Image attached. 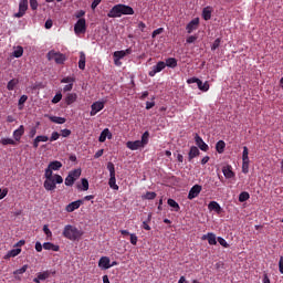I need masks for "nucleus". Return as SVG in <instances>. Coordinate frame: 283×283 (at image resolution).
Instances as JSON below:
<instances>
[{
  "instance_id": "79ce46f5",
  "label": "nucleus",
  "mask_w": 283,
  "mask_h": 283,
  "mask_svg": "<svg viewBox=\"0 0 283 283\" xmlns=\"http://www.w3.org/2000/svg\"><path fill=\"white\" fill-rule=\"evenodd\" d=\"M78 189H82V191H87L90 189V181H87L86 178L82 179V188L78 186Z\"/></svg>"
},
{
  "instance_id": "e433bc0d",
  "label": "nucleus",
  "mask_w": 283,
  "mask_h": 283,
  "mask_svg": "<svg viewBox=\"0 0 283 283\" xmlns=\"http://www.w3.org/2000/svg\"><path fill=\"white\" fill-rule=\"evenodd\" d=\"M249 198H251V196L249 195V192L243 191L239 195V202H247V200H249Z\"/></svg>"
},
{
  "instance_id": "412c9836",
  "label": "nucleus",
  "mask_w": 283,
  "mask_h": 283,
  "mask_svg": "<svg viewBox=\"0 0 283 283\" xmlns=\"http://www.w3.org/2000/svg\"><path fill=\"white\" fill-rule=\"evenodd\" d=\"M48 118L49 120H51V123H55L56 125H63L67 120L64 117L51 116V115H49Z\"/></svg>"
},
{
  "instance_id": "6e6d98bb",
  "label": "nucleus",
  "mask_w": 283,
  "mask_h": 283,
  "mask_svg": "<svg viewBox=\"0 0 283 283\" xmlns=\"http://www.w3.org/2000/svg\"><path fill=\"white\" fill-rule=\"evenodd\" d=\"M74 81H76V78H74L72 76H66V77L61 80V83L74 84Z\"/></svg>"
},
{
  "instance_id": "4468645a",
  "label": "nucleus",
  "mask_w": 283,
  "mask_h": 283,
  "mask_svg": "<svg viewBox=\"0 0 283 283\" xmlns=\"http://www.w3.org/2000/svg\"><path fill=\"white\" fill-rule=\"evenodd\" d=\"M201 240H208V243L213 247L216 244H218V241L216 239V234H213V232H209L207 234H203Z\"/></svg>"
},
{
  "instance_id": "2f4dec72",
  "label": "nucleus",
  "mask_w": 283,
  "mask_h": 283,
  "mask_svg": "<svg viewBox=\"0 0 283 283\" xmlns=\"http://www.w3.org/2000/svg\"><path fill=\"white\" fill-rule=\"evenodd\" d=\"M17 85H19V80L12 78L8 82L7 90H9V92H12L17 87Z\"/></svg>"
},
{
  "instance_id": "c85d7f7f",
  "label": "nucleus",
  "mask_w": 283,
  "mask_h": 283,
  "mask_svg": "<svg viewBox=\"0 0 283 283\" xmlns=\"http://www.w3.org/2000/svg\"><path fill=\"white\" fill-rule=\"evenodd\" d=\"M197 85H198V88L201 91V92H209V82L206 81L205 83L201 82V80H199L197 82Z\"/></svg>"
},
{
  "instance_id": "338daca9",
  "label": "nucleus",
  "mask_w": 283,
  "mask_h": 283,
  "mask_svg": "<svg viewBox=\"0 0 283 283\" xmlns=\"http://www.w3.org/2000/svg\"><path fill=\"white\" fill-rule=\"evenodd\" d=\"M6 196H8V188L1 190L0 188V200H3V198H6Z\"/></svg>"
},
{
  "instance_id": "cd10ccee",
  "label": "nucleus",
  "mask_w": 283,
  "mask_h": 283,
  "mask_svg": "<svg viewBox=\"0 0 283 283\" xmlns=\"http://www.w3.org/2000/svg\"><path fill=\"white\" fill-rule=\"evenodd\" d=\"M166 67H178V60L175 57H168L165 62Z\"/></svg>"
},
{
  "instance_id": "7c9ffc66",
  "label": "nucleus",
  "mask_w": 283,
  "mask_h": 283,
  "mask_svg": "<svg viewBox=\"0 0 283 283\" xmlns=\"http://www.w3.org/2000/svg\"><path fill=\"white\" fill-rule=\"evenodd\" d=\"M85 63H86V56H85V52H80V61H78V67L81 70H85Z\"/></svg>"
},
{
  "instance_id": "9b49d317",
  "label": "nucleus",
  "mask_w": 283,
  "mask_h": 283,
  "mask_svg": "<svg viewBox=\"0 0 283 283\" xmlns=\"http://www.w3.org/2000/svg\"><path fill=\"white\" fill-rule=\"evenodd\" d=\"M28 10V0H21L19 3V12L15 13L17 19H21Z\"/></svg>"
},
{
  "instance_id": "ddd939ff",
  "label": "nucleus",
  "mask_w": 283,
  "mask_h": 283,
  "mask_svg": "<svg viewBox=\"0 0 283 283\" xmlns=\"http://www.w3.org/2000/svg\"><path fill=\"white\" fill-rule=\"evenodd\" d=\"M126 147H127V149H130L132 151H136L138 149H143V147H145V146H143L140 140H135V142H127Z\"/></svg>"
},
{
  "instance_id": "6ab92c4d",
  "label": "nucleus",
  "mask_w": 283,
  "mask_h": 283,
  "mask_svg": "<svg viewBox=\"0 0 283 283\" xmlns=\"http://www.w3.org/2000/svg\"><path fill=\"white\" fill-rule=\"evenodd\" d=\"M197 156H200V149H198V147H196V146H192V147L190 148L189 154H188V160H189V163H191V159H192V158H197Z\"/></svg>"
},
{
  "instance_id": "f03ea898",
  "label": "nucleus",
  "mask_w": 283,
  "mask_h": 283,
  "mask_svg": "<svg viewBox=\"0 0 283 283\" xmlns=\"http://www.w3.org/2000/svg\"><path fill=\"white\" fill-rule=\"evenodd\" d=\"M83 230L72 224H66L62 232L63 238H66V240H71V242H78V240L83 238Z\"/></svg>"
},
{
  "instance_id": "2eb2a0df",
  "label": "nucleus",
  "mask_w": 283,
  "mask_h": 283,
  "mask_svg": "<svg viewBox=\"0 0 283 283\" xmlns=\"http://www.w3.org/2000/svg\"><path fill=\"white\" fill-rule=\"evenodd\" d=\"M99 269H112V264H109V258L108 256H102L98 261Z\"/></svg>"
},
{
  "instance_id": "6e6552de",
  "label": "nucleus",
  "mask_w": 283,
  "mask_h": 283,
  "mask_svg": "<svg viewBox=\"0 0 283 283\" xmlns=\"http://www.w3.org/2000/svg\"><path fill=\"white\" fill-rule=\"evenodd\" d=\"M200 191H202V186L195 185L188 193V200H193V198H198L200 196Z\"/></svg>"
},
{
  "instance_id": "a18cd8bd",
  "label": "nucleus",
  "mask_w": 283,
  "mask_h": 283,
  "mask_svg": "<svg viewBox=\"0 0 283 283\" xmlns=\"http://www.w3.org/2000/svg\"><path fill=\"white\" fill-rule=\"evenodd\" d=\"M53 170L48 166L44 172L45 180L54 178Z\"/></svg>"
},
{
  "instance_id": "69168bd1",
  "label": "nucleus",
  "mask_w": 283,
  "mask_h": 283,
  "mask_svg": "<svg viewBox=\"0 0 283 283\" xmlns=\"http://www.w3.org/2000/svg\"><path fill=\"white\" fill-rule=\"evenodd\" d=\"M101 1L103 0H93L91 8L92 10H96V8H98V4L101 3Z\"/></svg>"
},
{
  "instance_id": "f8f14e48",
  "label": "nucleus",
  "mask_w": 283,
  "mask_h": 283,
  "mask_svg": "<svg viewBox=\"0 0 283 283\" xmlns=\"http://www.w3.org/2000/svg\"><path fill=\"white\" fill-rule=\"evenodd\" d=\"M81 205H83V200L73 201L66 206L65 211H67V213H72L76 211V209H80Z\"/></svg>"
},
{
  "instance_id": "bf43d9fd",
  "label": "nucleus",
  "mask_w": 283,
  "mask_h": 283,
  "mask_svg": "<svg viewBox=\"0 0 283 283\" xmlns=\"http://www.w3.org/2000/svg\"><path fill=\"white\" fill-rule=\"evenodd\" d=\"M163 32H165V29L164 28H159V29L153 31L151 38L156 39V36H158V34H163Z\"/></svg>"
},
{
  "instance_id": "c9c22d12",
  "label": "nucleus",
  "mask_w": 283,
  "mask_h": 283,
  "mask_svg": "<svg viewBox=\"0 0 283 283\" xmlns=\"http://www.w3.org/2000/svg\"><path fill=\"white\" fill-rule=\"evenodd\" d=\"M168 206L174 209V211H180V205L176 202L174 199H168Z\"/></svg>"
},
{
  "instance_id": "39448f33",
  "label": "nucleus",
  "mask_w": 283,
  "mask_h": 283,
  "mask_svg": "<svg viewBox=\"0 0 283 283\" xmlns=\"http://www.w3.org/2000/svg\"><path fill=\"white\" fill-rule=\"evenodd\" d=\"M86 31H87V23L85 21V18L78 19L74 25L75 34H85Z\"/></svg>"
},
{
  "instance_id": "58836bf2",
  "label": "nucleus",
  "mask_w": 283,
  "mask_h": 283,
  "mask_svg": "<svg viewBox=\"0 0 283 283\" xmlns=\"http://www.w3.org/2000/svg\"><path fill=\"white\" fill-rule=\"evenodd\" d=\"M69 176H71V178H73L75 181L78 180V178H81V169L71 171Z\"/></svg>"
},
{
  "instance_id": "dca6fc26",
  "label": "nucleus",
  "mask_w": 283,
  "mask_h": 283,
  "mask_svg": "<svg viewBox=\"0 0 283 283\" xmlns=\"http://www.w3.org/2000/svg\"><path fill=\"white\" fill-rule=\"evenodd\" d=\"M209 211H216V213H222V207L217 201H210L208 205Z\"/></svg>"
},
{
  "instance_id": "052dcab7",
  "label": "nucleus",
  "mask_w": 283,
  "mask_h": 283,
  "mask_svg": "<svg viewBox=\"0 0 283 283\" xmlns=\"http://www.w3.org/2000/svg\"><path fill=\"white\" fill-rule=\"evenodd\" d=\"M61 135L63 138H67L69 136L72 135V130L67 129V128H64L61 130Z\"/></svg>"
},
{
  "instance_id": "a878e982",
  "label": "nucleus",
  "mask_w": 283,
  "mask_h": 283,
  "mask_svg": "<svg viewBox=\"0 0 283 283\" xmlns=\"http://www.w3.org/2000/svg\"><path fill=\"white\" fill-rule=\"evenodd\" d=\"M211 12H212L211 7L203 8L202 18H203L205 21L211 20Z\"/></svg>"
},
{
  "instance_id": "72a5a7b5",
  "label": "nucleus",
  "mask_w": 283,
  "mask_h": 283,
  "mask_svg": "<svg viewBox=\"0 0 283 283\" xmlns=\"http://www.w3.org/2000/svg\"><path fill=\"white\" fill-rule=\"evenodd\" d=\"M139 143L146 147V145H149V133L148 130H146L143 135H142V140H139Z\"/></svg>"
},
{
  "instance_id": "c03bdc74",
  "label": "nucleus",
  "mask_w": 283,
  "mask_h": 283,
  "mask_svg": "<svg viewBox=\"0 0 283 283\" xmlns=\"http://www.w3.org/2000/svg\"><path fill=\"white\" fill-rule=\"evenodd\" d=\"M0 143L1 145H17V142L12 138H2Z\"/></svg>"
},
{
  "instance_id": "f257e3e1",
  "label": "nucleus",
  "mask_w": 283,
  "mask_h": 283,
  "mask_svg": "<svg viewBox=\"0 0 283 283\" xmlns=\"http://www.w3.org/2000/svg\"><path fill=\"white\" fill-rule=\"evenodd\" d=\"M134 14V8L126 4H115L107 13L108 19H118L122 15Z\"/></svg>"
},
{
  "instance_id": "f704fd0d",
  "label": "nucleus",
  "mask_w": 283,
  "mask_h": 283,
  "mask_svg": "<svg viewBox=\"0 0 283 283\" xmlns=\"http://www.w3.org/2000/svg\"><path fill=\"white\" fill-rule=\"evenodd\" d=\"M156 192L154 191H147L145 195L142 196L143 200H155Z\"/></svg>"
},
{
  "instance_id": "4d7b16f0",
  "label": "nucleus",
  "mask_w": 283,
  "mask_h": 283,
  "mask_svg": "<svg viewBox=\"0 0 283 283\" xmlns=\"http://www.w3.org/2000/svg\"><path fill=\"white\" fill-rule=\"evenodd\" d=\"M242 160H249V148L247 146L243 147Z\"/></svg>"
},
{
  "instance_id": "09e8293b",
  "label": "nucleus",
  "mask_w": 283,
  "mask_h": 283,
  "mask_svg": "<svg viewBox=\"0 0 283 283\" xmlns=\"http://www.w3.org/2000/svg\"><path fill=\"white\" fill-rule=\"evenodd\" d=\"M249 163L250 160H242V172L249 174Z\"/></svg>"
},
{
  "instance_id": "aec40b11",
  "label": "nucleus",
  "mask_w": 283,
  "mask_h": 283,
  "mask_svg": "<svg viewBox=\"0 0 283 283\" xmlns=\"http://www.w3.org/2000/svg\"><path fill=\"white\" fill-rule=\"evenodd\" d=\"M107 138H112V133L109 132V128H105L101 135H99V143H105V140H107Z\"/></svg>"
},
{
  "instance_id": "0e129e2a",
  "label": "nucleus",
  "mask_w": 283,
  "mask_h": 283,
  "mask_svg": "<svg viewBox=\"0 0 283 283\" xmlns=\"http://www.w3.org/2000/svg\"><path fill=\"white\" fill-rule=\"evenodd\" d=\"M29 1L32 10H36V8H39V2L36 0H29Z\"/></svg>"
},
{
  "instance_id": "de8ad7c7",
  "label": "nucleus",
  "mask_w": 283,
  "mask_h": 283,
  "mask_svg": "<svg viewBox=\"0 0 283 283\" xmlns=\"http://www.w3.org/2000/svg\"><path fill=\"white\" fill-rule=\"evenodd\" d=\"M64 182H65L66 187H72V185H74V182H76V181H75L74 177L67 175Z\"/></svg>"
},
{
  "instance_id": "423d86ee",
  "label": "nucleus",
  "mask_w": 283,
  "mask_h": 283,
  "mask_svg": "<svg viewBox=\"0 0 283 283\" xmlns=\"http://www.w3.org/2000/svg\"><path fill=\"white\" fill-rule=\"evenodd\" d=\"M104 108H105V102H95L91 105L90 115L96 116V114H98V112H102V109Z\"/></svg>"
},
{
  "instance_id": "49530a36",
  "label": "nucleus",
  "mask_w": 283,
  "mask_h": 283,
  "mask_svg": "<svg viewBox=\"0 0 283 283\" xmlns=\"http://www.w3.org/2000/svg\"><path fill=\"white\" fill-rule=\"evenodd\" d=\"M25 271H28V264H25L22 268L15 270L13 272V275H23V273H25Z\"/></svg>"
},
{
  "instance_id": "8fccbe9b",
  "label": "nucleus",
  "mask_w": 283,
  "mask_h": 283,
  "mask_svg": "<svg viewBox=\"0 0 283 283\" xmlns=\"http://www.w3.org/2000/svg\"><path fill=\"white\" fill-rule=\"evenodd\" d=\"M63 98V94L56 93L55 96L52 99V103L56 105V103H61V99Z\"/></svg>"
},
{
  "instance_id": "f3484780",
  "label": "nucleus",
  "mask_w": 283,
  "mask_h": 283,
  "mask_svg": "<svg viewBox=\"0 0 283 283\" xmlns=\"http://www.w3.org/2000/svg\"><path fill=\"white\" fill-rule=\"evenodd\" d=\"M24 134H25V127H23V125H21L18 129H15L13 132L14 140H17V143H19V140H21V136H23Z\"/></svg>"
},
{
  "instance_id": "13d9d810",
  "label": "nucleus",
  "mask_w": 283,
  "mask_h": 283,
  "mask_svg": "<svg viewBox=\"0 0 283 283\" xmlns=\"http://www.w3.org/2000/svg\"><path fill=\"white\" fill-rule=\"evenodd\" d=\"M129 235H130V244L136 247V244H138V237L136 234H134V233H132Z\"/></svg>"
},
{
  "instance_id": "a19ab883",
  "label": "nucleus",
  "mask_w": 283,
  "mask_h": 283,
  "mask_svg": "<svg viewBox=\"0 0 283 283\" xmlns=\"http://www.w3.org/2000/svg\"><path fill=\"white\" fill-rule=\"evenodd\" d=\"M28 101V95H22L20 98H19V102H18V107L19 109H23V105H25V102Z\"/></svg>"
},
{
  "instance_id": "7ed1b4c3",
  "label": "nucleus",
  "mask_w": 283,
  "mask_h": 283,
  "mask_svg": "<svg viewBox=\"0 0 283 283\" xmlns=\"http://www.w3.org/2000/svg\"><path fill=\"white\" fill-rule=\"evenodd\" d=\"M46 59L48 61H54L56 65H63L65 61H67V56H65V54L54 50L48 52Z\"/></svg>"
},
{
  "instance_id": "3c124183",
  "label": "nucleus",
  "mask_w": 283,
  "mask_h": 283,
  "mask_svg": "<svg viewBox=\"0 0 283 283\" xmlns=\"http://www.w3.org/2000/svg\"><path fill=\"white\" fill-rule=\"evenodd\" d=\"M217 240L219 244H221V247H223L224 249H229V244L227 243V240H224V238L218 237Z\"/></svg>"
},
{
  "instance_id": "864d4df0",
  "label": "nucleus",
  "mask_w": 283,
  "mask_h": 283,
  "mask_svg": "<svg viewBox=\"0 0 283 283\" xmlns=\"http://www.w3.org/2000/svg\"><path fill=\"white\" fill-rule=\"evenodd\" d=\"M59 138H61V134H59V132H53L50 137V143H54V140H59Z\"/></svg>"
},
{
  "instance_id": "393cba45",
  "label": "nucleus",
  "mask_w": 283,
  "mask_h": 283,
  "mask_svg": "<svg viewBox=\"0 0 283 283\" xmlns=\"http://www.w3.org/2000/svg\"><path fill=\"white\" fill-rule=\"evenodd\" d=\"M222 172L224 178H233V176H235V174L233 172V170H231V166H227L222 168Z\"/></svg>"
},
{
  "instance_id": "bb28decb",
  "label": "nucleus",
  "mask_w": 283,
  "mask_h": 283,
  "mask_svg": "<svg viewBox=\"0 0 283 283\" xmlns=\"http://www.w3.org/2000/svg\"><path fill=\"white\" fill-rule=\"evenodd\" d=\"M19 253H21L20 248L13 249L7 253V255L4 256V260H10V258H17V255H19Z\"/></svg>"
},
{
  "instance_id": "1a4fd4ad",
  "label": "nucleus",
  "mask_w": 283,
  "mask_h": 283,
  "mask_svg": "<svg viewBox=\"0 0 283 283\" xmlns=\"http://www.w3.org/2000/svg\"><path fill=\"white\" fill-rule=\"evenodd\" d=\"M195 143L199 147V149H201V151H209V145L205 143V140L202 139V137H200V135L198 134L195 135Z\"/></svg>"
},
{
  "instance_id": "20e7f679",
  "label": "nucleus",
  "mask_w": 283,
  "mask_h": 283,
  "mask_svg": "<svg viewBox=\"0 0 283 283\" xmlns=\"http://www.w3.org/2000/svg\"><path fill=\"white\" fill-rule=\"evenodd\" d=\"M56 185H63V177L61 175H54L53 178L45 179L43 187L46 191H54Z\"/></svg>"
},
{
  "instance_id": "37998d69",
  "label": "nucleus",
  "mask_w": 283,
  "mask_h": 283,
  "mask_svg": "<svg viewBox=\"0 0 283 283\" xmlns=\"http://www.w3.org/2000/svg\"><path fill=\"white\" fill-rule=\"evenodd\" d=\"M114 59H118L120 61V59H125V50L122 51H115L113 53Z\"/></svg>"
},
{
  "instance_id": "680f3d73",
  "label": "nucleus",
  "mask_w": 283,
  "mask_h": 283,
  "mask_svg": "<svg viewBox=\"0 0 283 283\" xmlns=\"http://www.w3.org/2000/svg\"><path fill=\"white\" fill-rule=\"evenodd\" d=\"M43 231L46 235V238H52V231L50 230V228L48 227V224L43 226Z\"/></svg>"
},
{
  "instance_id": "0eeeda50",
  "label": "nucleus",
  "mask_w": 283,
  "mask_h": 283,
  "mask_svg": "<svg viewBox=\"0 0 283 283\" xmlns=\"http://www.w3.org/2000/svg\"><path fill=\"white\" fill-rule=\"evenodd\" d=\"M167 67V64H165L164 61L158 62L156 65L153 66V70L149 71V76H156L158 72H163Z\"/></svg>"
},
{
  "instance_id": "473e14b6",
  "label": "nucleus",
  "mask_w": 283,
  "mask_h": 283,
  "mask_svg": "<svg viewBox=\"0 0 283 283\" xmlns=\"http://www.w3.org/2000/svg\"><path fill=\"white\" fill-rule=\"evenodd\" d=\"M224 147H227V144L224 143V140H219L216 144V149H217L218 154H224Z\"/></svg>"
},
{
  "instance_id": "c756f323",
  "label": "nucleus",
  "mask_w": 283,
  "mask_h": 283,
  "mask_svg": "<svg viewBox=\"0 0 283 283\" xmlns=\"http://www.w3.org/2000/svg\"><path fill=\"white\" fill-rule=\"evenodd\" d=\"M108 185H109L111 189L118 191V185H116V175L109 176Z\"/></svg>"
},
{
  "instance_id": "4c0bfd02",
  "label": "nucleus",
  "mask_w": 283,
  "mask_h": 283,
  "mask_svg": "<svg viewBox=\"0 0 283 283\" xmlns=\"http://www.w3.org/2000/svg\"><path fill=\"white\" fill-rule=\"evenodd\" d=\"M13 56L15 59H21V56H23V46H18L14 51H13Z\"/></svg>"
},
{
  "instance_id": "603ef678",
  "label": "nucleus",
  "mask_w": 283,
  "mask_h": 283,
  "mask_svg": "<svg viewBox=\"0 0 283 283\" xmlns=\"http://www.w3.org/2000/svg\"><path fill=\"white\" fill-rule=\"evenodd\" d=\"M220 43H221L220 38H218V39L214 40V42H213L212 45H211L212 52L216 51V50H218V49L220 48Z\"/></svg>"
},
{
  "instance_id": "4be33fe9",
  "label": "nucleus",
  "mask_w": 283,
  "mask_h": 283,
  "mask_svg": "<svg viewBox=\"0 0 283 283\" xmlns=\"http://www.w3.org/2000/svg\"><path fill=\"white\" fill-rule=\"evenodd\" d=\"M43 249L45 251H55L56 252V251H60L61 248L52 242H45V243H43Z\"/></svg>"
},
{
  "instance_id": "5fc2aeb1",
  "label": "nucleus",
  "mask_w": 283,
  "mask_h": 283,
  "mask_svg": "<svg viewBox=\"0 0 283 283\" xmlns=\"http://www.w3.org/2000/svg\"><path fill=\"white\" fill-rule=\"evenodd\" d=\"M39 143H48L50 140V137L45 135H39L35 137Z\"/></svg>"
},
{
  "instance_id": "ea45409f",
  "label": "nucleus",
  "mask_w": 283,
  "mask_h": 283,
  "mask_svg": "<svg viewBox=\"0 0 283 283\" xmlns=\"http://www.w3.org/2000/svg\"><path fill=\"white\" fill-rule=\"evenodd\" d=\"M107 170L109 171V176H116V168L114 166V163L109 161L107 164Z\"/></svg>"
},
{
  "instance_id": "5701e85b",
  "label": "nucleus",
  "mask_w": 283,
  "mask_h": 283,
  "mask_svg": "<svg viewBox=\"0 0 283 283\" xmlns=\"http://www.w3.org/2000/svg\"><path fill=\"white\" fill-rule=\"evenodd\" d=\"M48 167H50L52 171H59V169L63 167V164L59 160H54V161H51Z\"/></svg>"
},
{
  "instance_id": "774afa93",
  "label": "nucleus",
  "mask_w": 283,
  "mask_h": 283,
  "mask_svg": "<svg viewBox=\"0 0 283 283\" xmlns=\"http://www.w3.org/2000/svg\"><path fill=\"white\" fill-rule=\"evenodd\" d=\"M279 271L283 275V256H281L279 261Z\"/></svg>"
},
{
  "instance_id": "9d476101",
  "label": "nucleus",
  "mask_w": 283,
  "mask_h": 283,
  "mask_svg": "<svg viewBox=\"0 0 283 283\" xmlns=\"http://www.w3.org/2000/svg\"><path fill=\"white\" fill-rule=\"evenodd\" d=\"M198 25H200V19H192L186 27L187 33L191 34V32L198 30Z\"/></svg>"
},
{
  "instance_id": "b1692460",
  "label": "nucleus",
  "mask_w": 283,
  "mask_h": 283,
  "mask_svg": "<svg viewBox=\"0 0 283 283\" xmlns=\"http://www.w3.org/2000/svg\"><path fill=\"white\" fill-rule=\"evenodd\" d=\"M55 272L52 271H44V272H40L38 273V277L41 282H44V280H48L50 277V275H54Z\"/></svg>"
},
{
  "instance_id": "a211bd4d",
  "label": "nucleus",
  "mask_w": 283,
  "mask_h": 283,
  "mask_svg": "<svg viewBox=\"0 0 283 283\" xmlns=\"http://www.w3.org/2000/svg\"><path fill=\"white\" fill-rule=\"evenodd\" d=\"M76 98H78L76 93H69L66 95V97L64 98V102L66 103V105H72V104L76 103Z\"/></svg>"
},
{
  "instance_id": "e2e57ef3",
  "label": "nucleus",
  "mask_w": 283,
  "mask_h": 283,
  "mask_svg": "<svg viewBox=\"0 0 283 283\" xmlns=\"http://www.w3.org/2000/svg\"><path fill=\"white\" fill-rule=\"evenodd\" d=\"M196 41H198V35H189V36L186 39V42H187V43H196Z\"/></svg>"
}]
</instances>
